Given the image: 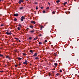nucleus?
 <instances>
[{"label": "nucleus", "mask_w": 79, "mask_h": 79, "mask_svg": "<svg viewBox=\"0 0 79 79\" xmlns=\"http://www.w3.org/2000/svg\"><path fill=\"white\" fill-rule=\"evenodd\" d=\"M31 23H33V24H35V22L34 21H31Z\"/></svg>", "instance_id": "20e7f679"}, {"label": "nucleus", "mask_w": 79, "mask_h": 79, "mask_svg": "<svg viewBox=\"0 0 79 79\" xmlns=\"http://www.w3.org/2000/svg\"><path fill=\"white\" fill-rule=\"evenodd\" d=\"M30 32H31V33H33V32H34V30L31 31H30Z\"/></svg>", "instance_id": "1a4fd4ad"}, {"label": "nucleus", "mask_w": 79, "mask_h": 79, "mask_svg": "<svg viewBox=\"0 0 79 79\" xmlns=\"http://www.w3.org/2000/svg\"><path fill=\"white\" fill-rule=\"evenodd\" d=\"M30 27H31V28H32L33 27V26H30Z\"/></svg>", "instance_id": "b1692460"}, {"label": "nucleus", "mask_w": 79, "mask_h": 79, "mask_svg": "<svg viewBox=\"0 0 79 79\" xmlns=\"http://www.w3.org/2000/svg\"><path fill=\"white\" fill-rule=\"evenodd\" d=\"M26 1H28L29 0H26Z\"/></svg>", "instance_id": "09e8293b"}, {"label": "nucleus", "mask_w": 79, "mask_h": 79, "mask_svg": "<svg viewBox=\"0 0 79 79\" xmlns=\"http://www.w3.org/2000/svg\"><path fill=\"white\" fill-rule=\"evenodd\" d=\"M35 14H36V13H35Z\"/></svg>", "instance_id": "864d4df0"}, {"label": "nucleus", "mask_w": 79, "mask_h": 79, "mask_svg": "<svg viewBox=\"0 0 79 79\" xmlns=\"http://www.w3.org/2000/svg\"><path fill=\"white\" fill-rule=\"evenodd\" d=\"M6 34L7 35H11V32L9 33L8 31H7L6 32Z\"/></svg>", "instance_id": "f03ea898"}, {"label": "nucleus", "mask_w": 79, "mask_h": 79, "mask_svg": "<svg viewBox=\"0 0 79 79\" xmlns=\"http://www.w3.org/2000/svg\"><path fill=\"white\" fill-rule=\"evenodd\" d=\"M40 36H42V35L41 34H40Z\"/></svg>", "instance_id": "ea45409f"}, {"label": "nucleus", "mask_w": 79, "mask_h": 79, "mask_svg": "<svg viewBox=\"0 0 79 79\" xmlns=\"http://www.w3.org/2000/svg\"><path fill=\"white\" fill-rule=\"evenodd\" d=\"M2 0V1H3V0Z\"/></svg>", "instance_id": "6e6d98bb"}, {"label": "nucleus", "mask_w": 79, "mask_h": 79, "mask_svg": "<svg viewBox=\"0 0 79 79\" xmlns=\"http://www.w3.org/2000/svg\"><path fill=\"white\" fill-rule=\"evenodd\" d=\"M55 11H53V12H52V13H53V14H55Z\"/></svg>", "instance_id": "c9c22d12"}, {"label": "nucleus", "mask_w": 79, "mask_h": 79, "mask_svg": "<svg viewBox=\"0 0 79 79\" xmlns=\"http://www.w3.org/2000/svg\"><path fill=\"white\" fill-rule=\"evenodd\" d=\"M18 30H20V29H21V28L19 27H18Z\"/></svg>", "instance_id": "dca6fc26"}, {"label": "nucleus", "mask_w": 79, "mask_h": 79, "mask_svg": "<svg viewBox=\"0 0 79 79\" xmlns=\"http://www.w3.org/2000/svg\"><path fill=\"white\" fill-rule=\"evenodd\" d=\"M19 42H21V41L19 40Z\"/></svg>", "instance_id": "a19ab883"}, {"label": "nucleus", "mask_w": 79, "mask_h": 79, "mask_svg": "<svg viewBox=\"0 0 79 79\" xmlns=\"http://www.w3.org/2000/svg\"><path fill=\"white\" fill-rule=\"evenodd\" d=\"M15 67H17V65H15Z\"/></svg>", "instance_id": "79ce46f5"}, {"label": "nucleus", "mask_w": 79, "mask_h": 79, "mask_svg": "<svg viewBox=\"0 0 79 79\" xmlns=\"http://www.w3.org/2000/svg\"><path fill=\"white\" fill-rule=\"evenodd\" d=\"M1 1V0H0V2Z\"/></svg>", "instance_id": "603ef678"}, {"label": "nucleus", "mask_w": 79, "mask_h": 79, "mask_svg": "<svg viewBox=\"0 0 79 79\" xmlns=\"http://www.w3.org/2000/svg\"><path fill=\"white\" fill-rule=\"evenodd\" d=\"M15 39H16V40H19V39H18L17 38H15Z\"/></svg>", "instance_id": "a211bd4d"}, {"label": "nucleus", "mask_w": 79, "mask_h": 79, "mask_svg": "<svg viewBox=\"0 0 79 79\" xmlns=\"http://www.w3.org/2000/svg\"><path fill=\"white\" fill-rule=\"evenodd\" d=\"M14 21H17V19H14Z\"/></svg>", "instance_id": "f3484780"}, {"label": "nucleus", "mask_w": 79, "mask_h": 79, "mask_svg": "<svg viewBox=\"0 0 79 79\" xmlns=\"http://www.w3.org/2000/svg\"><path fill=\"white\" fill-rule=\"evenodd\" d=\"M35 59H36V60H38L39 59V58H38V57H36L35 58Z\"/></svg>", "instance_id": "ddd939ff"}, {"label": "nucleus", "mask_w": 79, "mask_h": 79, "mask_svg": "<svg viewBox=\"0 0 79 79\" xmlns=\"http://www.w3.org/2000/svg\"><path fill=\"white\" fill-rule=\"evenodd\" d=\"M67 3V2H65L64 3V5H66Z\"/></svg>", "instance_id": "2eb2a0df"}, {"label": "nucleus", "mask_w": 79, "mask_h": 79, "mask_svg": "<svg viewBox=\"0 0 79 79\" xmlns=\"http://www.w3.org/2000/svg\"><path fill=\"white\" fill-rule=\"evenodd\" d=\"M46 10H48L49 9V7H48L46 8Z\"/></svg>", "instance_id": "393cba45"}, {"label": "nucleus", "mask_w": 79, "mask_h": 79, "mask_svg": "<svg viewBox=\"0 0 79 79\" xmlns=\"http://www.w3.org/2000/svg\"><path fill=\"white\" fill-rule=\"evenodd\" d=\"M37 2H35V5H37Z\"/></svg>", "instance_id": "bb28decb"}, {"label": "nucleus", "mask_w": 79, "mask_h": 79, "mask_svg": "<svg viewBox=\"0 0 79 79\" xmlns=\"http://www.w3.org/2000/svg\"><path fill=\"white\" fill-rule=\"evenodd\" d=\"M8 58L9 60H11V58H10V57H9Z\"/></svg>", "instance_id": "37998d69"}, {"label": "nucleus", "mask_w": 79, "mask_h": 79, "mask_svg": "<svg viewBox=\"0 0 79 79\" xmlns=\"http://www.w3.org/2000/svg\"><path fill=\"white\" fill-rule=\"evenodd\" d=\"M46 24H47V23H46Z\"/></svg>", "instance_id": "5fc2aeb1"}, {"label": "nucleus", "mask_w": 79, "mask_h": 79, "mask_svg": "<svg viewBox=\"0 0 79 79\" xmlns=\"http://www.w3.org/2000/svg\"><path fill=\"white\" fill-rule=\"evenodd\" d=\"M54 64L55 66H57V63H55Z\"/></svg>", "instance_id": "aec40b11"}, {"label": "nucleus", "mask_w": 79, "mask_h": 79, "mask_svg": "<svg viewBox=\"0 0 79 79\" xmlns=\"http://www.w3.org/2000/svg\"><path fill=\"white\" fill-rule=\"evenodd\" d=\"M1 71V72H3V71Z\"/></svg>", "instance_id": "de8ad7c7"}, {"label": "nucleus", "mask_w": 79, "mask_h": 79, "mask_svg": "<svg viewBox=\"0 0 79 79\" xmlns=\"http://www.w3.org/2000/svg\"><path fill=\"white\" fill-rule=\"evenodd\" d=\"M56 76H59V74H58V73H57V74H56Z\"/></svg>", "instance_id": "2f4dec72"}, {"label": "nucleus", "mask_w": 79, "mask_h": 79, "mask_svg": "<svg viewBox=\"0 0 79 79\" xmlns=\"http://www.w3.org/2000/svg\"><path fill=\"white\" fill-rule=\"evenodd\" d=\"M39 45H42V43L40 42L39 43Z\"/></svg>", "instance_id": "9b49d317"}, {"label": "nucleus", "mask_w": 79, "mask_h": 79, "mask_svg": "<svg viewBox=\"0 0 79 79\" xmlns=\"http://www.w3.org/2000/svg\"><path fill=\"white\" fill-rule=\"evenodd\" d=\"M21 65V64H19V66H20V65Z\"/></svg>", "instance_id": "c03bdc74"}, {"label": "nucleus", "mask_w": 79, "mask_h": 79, "mask_svg": "<svg viewBox=\"0 0 79 79\" xmlns=\"http://www.w3.org/2000/svg\"><path fill=\"white\" fill-rule=\"evenodd\" d=\"M25 62H27V60H25Z\"/></svg>", "instance_id": "4c0bfd02"}, {"label": "nucleus", "mask_w": 79, "mask_h": 79, "mask_svg": "<svg viewBox=\"0 0 79 79\" xmlns=\"http://www.w3.org/2000/svg\"><path fill=\"white\" fill-rule=\"evenodd\" d=\"M1 26H4L3 24H1Z\"/></svg>", "instance_id": "473e14b6"}, {"label": "nucleus", "mask_w": 79, "mask_h": 79, "mask_svg": "<svg viewBox=\"0 0 79 79\" xmlns=\"http://www.w3.org/2000/svg\"><path fill=\"white\" fill-rule=\"evenodd\" d=\"M18 59L19 60H22V58H21L20 57H19L18 58Z\"/></svg>", "instance_id": "0eeeda50"}, {"label": "nucleus", "mask_w": 79, "mask_h": 79, "mask_svg": "<svg viewBox=\"0 0 79 79\" xmlns=\"http://www.w3.org/2000/svg\"><path fill=\"white\" fill-rule=\"evenodd\" d=\"M23 8H24V7H20V10H23Z\"/></svg>", "instance_id": "6e6552de"}, {"label": "nucleus", "mask_w": 79, "mask_h": 79, "mask_svg": "<svg viewBox=\"0 0 79 79\" xmlns=\"http://www.w3.org/2000/svg\"><path fill=\"white\" fill-rule=\"evenodd\" d=\"M44 7H41V9H43V8Z\"/></svg>", "instance_id": "58836bf2"}, {"label": "nucleus", "mask_w": 79, "mask_h": 79, "mask_svg": "<svg viewBox=\"0 0 79 79\" xmlns=\"http://www.w3.org/2000/svg\"><path fill=\"white\" fill-rule=\"evenodd\" d=\"M30 52H31V53H32V52H33V51L32 50H31L30 51Z\"/></svg>", "instance_id": "6ab92c4d"}, {"label": "nucleus", "mask_w": 79, "mask_h": 79, "mask_svg": "<svg viewBox=\"0 0 79 79\" xmlns=\"http://www.w3.org/2000/svg\"><path fill=\"white\" fill-rule=\"evenodd\" d=\"M3 56V55H1V54H0V56L2 57Z\"/></svg>", "instance_id": "5701e85b"}, {"label": "nucleus", "mask_w": 79, "mask_h": 79, "mask_svg": "<svg viewBox=\"0 0 79 79\" xmlns=\"http://www.w3.org/2000/svg\"><path fill=\"white\" fill-rule=\"evenodd\" d=\"M24 19H25V18L24 16H22L21 19V21H23V20H24Z\"/></svg>", "instance_id": "f257e3e1"}, {"label": "nucleus", "mask_w": 79, "mask_h": 79, "mask_svg": "<svg viewBox=\"0 0 79 79\" xmlns=\"http://www.w3.org/2000/svg\"><path fill=\"white\" fill-rule=\"evenodd\" d=\"M37 53H35L33 55V56H37Z\"/></svg>", "instance_id": "423d86ee"}, {"label": "nucleus", "mask_w": 79, "mask_h": 79, "mask_svg": "<svg viewBox=\"0 0 79 79\" xmlns=\"http://www.w3.org/2000/svg\"><path fill=\"white\" fill-rule=\"evenodd\" d=\"M43 28V27H41V29H42Z\"/></svg>", "instance_id": "a18cd8bd"}, {"label": "nucleus", "mask_w": 79, "mask_h": 79, "mask_svg": "<svg viewBox=\"0 0 79 79\" xmlns=\"http://www.w3.org/2000/svg\"><path fill=\"white\" fill-rule=\"evenodd\" d=\"M14 16H18V14H14Z\"/></svg>", "instance_id": "39448f33"}, {"label": "nucleus", "mask_w": 79, "mask_h": 79, "mask_svg": "<svg viewBox=\"0 0 79 79\" xmlns=\"http://www.w3.org/2000/svg\"><path fill=\"white\" fill-rule=\"evenodd\" d=\"M9 56H6V58H9Z\"/></svg>", "instance_id": "a878e982"}, {"label": "nucleus", "mask_w": 79, "mask_h": 79, "mask_svg": "<svg viewBox=\"0 0 79 79\" xmlns=\"http://www.w3.org/2000/svg\"><path fill=\"white\" fill-rule=\"evenodd\" d=\"M38 9V7L37 6H36V10Z\"/></svg>", "instance_id": "c756f323"}, {"label": "nucleus", "mask_w": 79, "mask_h": 79, "mask_svg": "<svg viewBox=\"0 0 79 79\" xmlns=\"http://www.w3.org/2000/svg\"><path fill=\"white\" fill-rule=\"evenodd\" d=\"M29 39H30V40H32V38L31 37H30L29 38Z\"/></svg>", "instance_id": "4be33fe9"}, {"label": "nucleus", "mask_w": 79, "mask_h": 79, "mask_svg": "<svg viewBox=\"0 0 79 79\" xmlns=\"http://www.w3.org/2000/svg\"><path fill=\"white\" fill-rule=\"evenodd\" d=\"M28 29H29V28H27V30H28Z\"/></svg>", "instance_id": "49530a36"}, {"label": "nucleus", "mask_w": 79, "mask_h": 79, "mask_svg": "<svg viewBox=\"0 0 79 79\" xmlns=\"http://www.w3.org/2000/svg\"><path fill=\"white\" fill-rule=\"evenodd\" d=\"M42 0L43 1H44V0Z\"/></svg>", "instance_id": "3c124183"}, {"label": "nucleus", "mask_w": 79, "mask_h": 79, "mask_svg": "<svg viewBox=\"0 0 79 79\" xmlns=\"http://www.w3.org/2000/svg\"><path fill=\"white\" fill-rule=\"evenodd\" d=\"M23 63V64H27V62H24Z\"/></svg>", "instance_id": "9d476101"}, {"label": "nucleus", "mask_w": 79, "mask_h": 79, "mask_svg": "<svg viewBox=\"0 0 79 79\" xmlns=\"http://www.w3.org/2000/svg\"><path fill=\"white\" fill-rule=\"evenodd\" d=\"M48 5H49V6H50L51 4H50V2H48Z\"/></svg>", "instance_id": "412c9836"}, {"label": "nucleus", "mask_w": 79, "mask_h": 79, "mask_svg": "<svg viewBox=\"0 0 79 79\" xmlns=\"http://www.w3.org/2000/svg\"><path fill=\"white\" fill-rule=\"evenodd\" d=\"M19 26L20 27H21V25L19 24Z\"/></svg>", "instance_id": "c85d7f7f"}, {"label": "nucleus", "mask_w": 79, "mask_h": 79, "mask_svg": "<svg viewBox=\"0 0 79 79\" xmlns=\"http://www.w3.org/2000/svg\"><path fill=\"white\" fill-rule=\"evenodd\" d=\"M54 55H55V56H56V53H54Z\"/></svg>", "instance_id": "f704fd0d"}, {"label": "nucleus", "mask_w": 79, "mask_h": 79, "mask_svg": "<svg viewBox=\"0 0 79 79\" xmlns=\"http://www.w3.org/2000/svg\"><path fill=\"white\" fill-rule=\"evenodd\" d=\"M60 0H58V1H57L56 2V3H59V2H60Z\"/></svg>", "instance_id": "4468645a"}, {"label": "nucleus", "mask_w": 79, "mask_h": 79, "mask_svg": "<svg viewBox=\"0 0 79 79\" xmlns=\"http://www.w3.org/2000/svg\"><path fill=\"white\" fill-rule=\"evenodd\" d=\"M45 42H47V40H45Z\"/></svg>", "instance_id": "7c9ffc66"}, {"label": "nucleus", "mask_w": 79, "mask_h": 79, "mask_svg": "<svg viewBox=\"0 0 79 79\" xmlns=\"http://www.w3.org/2000/svg\"><path fill=\"white\" fill-rule=\"evenodd\" d=\"M60 72H62V70H60Z\"/></svg>", "instance_id": "e433bc0d"}, {"label": "nucleus", "mask_w": 79, "mask_h": 79, "mask_svg": "<svg viewBox=\"0 0 79 79\" xmlns=\"http://www.w3.org/2000/svg\"><path fill=\"white\" fill-rule=\"evenodd\" d=\"M43 13H45V11L44 10V11H43Z\"/></svg>", "instance_id": "cd10ccee"}, {"label": "nucleus", "mask_w": 79, "mask_h": 79, "mask_svg": "<svg viewBox=\"0 0 79 79\" xmlns=\"http://www.w3.org/2000/svg\"><path fill=\"white\" fill-rule=\"evenodd\" d=\"M23 0H19V3L20 4L21 3V2H23Z\"/></svg>", "instance_id": "7ed1b4c3"}, {"label": "nucleus", "mask_w": 79, "mask_h": 79, "mask_svg": "<svg viewBox=\"0 0 79 79\" xmlns=\"http://www.w3.org/2000/svg\"><path fill=\"white\" fill-rule=\"evenodd\" d=\"M23 55H26V54L25 53H23Z\"/></svg>", "instance_id": "72a5a7b5"}, {"label": "nucleus", "mask_w": 79, "mask_h": 79, "mask_svg": "<svg viewBox=\"0 0 79 79\" xmlns=\"http://www.w3.org/2000/svg\"><path fill=\"white\" fill-rule=\"evenodd\" d=\"M0 73H1V71H0Z\"/></svg>", "instance_id": "8fccbe9b"}, {"label": "nucleus", "mask_w": 79, "mask_h": 79, "mask_svg": "<svg viewBox=\"0 0 79 79\" xmlns=\"http://www.w3.org/2000/svg\"><path fill=\"white\" fill-rule=\"evenodd\" d=\"M38 38L37 37L35 38H34V40H37V39Z\"/></svg>", "instance_id": "f8f14e48"}]
</instances>
